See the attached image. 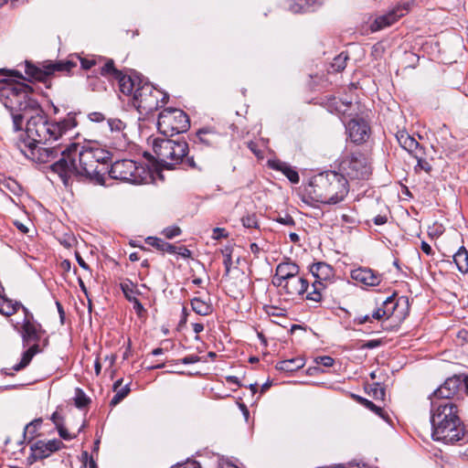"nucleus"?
<instances>
[{
    "instance_id": "9d476101",
    "label": "nucleus",
    "mask_w": 468,
    "mask_h": 468,
    "mask_svg": "<svg viewBox=\"0 0 468 468\" xmlns=\"http://www.w3.org/2000/svg\"><path fill=\"white\" fill-rule=\"evenodd\" d=\"M107 173L113 179L133 184L146 183L148 177L145 168L130 159L115 161L112 164L111 168H108Z\"/></svg>"
},
{
    "instance_id": "a18cd8bd",
    "label": "nucleus",
    "mask_w": 468,
    "mask_h": 468,
    "mask_svg": "<svg viewBox=\"0 0 468 468\" xmlns=\"http://www.w3.org/2000/svg\"><path fill=\"white\" fill-rule=\"evenodd\" d=\"M57 430L58 431L59 436L63 440L70 441L73 438H75V435H71L63 425H60L59 427H58Z\"/></svg>"
},
{
    "instance_id": "0eeeda50",
    "label": "nucleus",
    "mask_w": 468,
    "mask_h": 468,
    "mask_svg": "<svg viewBox=\"0 0 468 468\" xmlns=\"http://www.w3.org/2000/svg\"><path fill=\"white\" fill-rule=\"evenodd\" d=\"M153 150L157 162L166 168H174L175 165L186 162L194 166V159L187 156L188 144L186 141L156 138L153 142Z\"/></svg>"
},
{
    "instance_id": "79ce46f5",
    "label": "nucleus",
    "mask_w": 468,
    "mask_h": 468,
    "mask_svg": "<svg viewBox=\"0 0 468 468\" xmlns=\"http://www.w3.org/2000/svg\"><path fill=\"white\" fill-rule=\"evenodd\" d=\"M163 234L167 239H173L181 234V229L179 227L172 226V227L165 228L163 230Z\"/></svg>"
},
{
    "instance_id": "58836bf2",
    "label": "nucleus",
    "mask_w": 468,
    "mask_h": 468,
    "mask_svg": "<svg viewBox=\"0 0 468 468\" xmlns=\"http://www.w3.org/2000/svg\"><path fill=\"white\" fill-rule=\"evenodd\" d=\"M108 125L112 133H122V131L125 129L126 124L118 118H111L108 119Z\"/></svg>"
},
{
    "instance_id": "b1692460",
    "label": "nucleus",
    "mask_w": 468,
    "mask_h": 468,
    "mask_svg": "<svg viewBox=\"0 0 468 468\" xmlns=\"http://www.w3.org/2000/svg\"><path fill=\"white\" fill-rule=\"evenodd\" d=\"M122 378H120L116 380L113 384V391L115 392V395L111 399L110 405L112 407H115L118 405L125 397L128 396V394L131 391L130 388V383L126 384L125 386L122 387Z\"/></svg>"
},
{
    "instance_id": "052dcab7",
    "label": "nucleus",
    "mask_w": 468,
    "mask_h": 468,
    "mask_svg": "<svg viewBox=\"0 0 468 468\" xmlns=\"http://www.w3.org/2000/svg\"><path fill=\"white\" fill-rule=\"evenodd\" d=\"M373 220L376 225L380 226V225H384L387 222L388 218L386 216L378 215L377 217L374 218Z\"/></svg>"
},
{
    "instance_id": "c9c22d12",
    "label": "nucleus",
    "mask_w": 468,
    "mask_h": 468,
    "mask_svg": "<svg viewBox=\"0 0 468 468\" xmlns=\"http://www.w3.org/2000/svg\"><path fill=\"white\" fill-rule=\"evenodd\" d=\"M75 405L77 408H84L90 403V399L86 396L83 390L80 388L75 389V397H74Z\"/></svg>"
},
{
    "instance_id": "37998d69",
    "label": "nucleus",
    "mask_w": 468,
    "mask_h": 468,
    "mask_svg": "<svg viewBox=\"0 0 468 468\" xmlns=\"http://www.w3.org/2000/svg\"><path fill=\"white\" fill-rule=\"evenodd\" d=\"M315 362L318 365H322L325 367H330L334 365L335 360L331 356H324L316 357Z\"/></svg>"
},
{
    "instance_id": "3c124183",
    "label": "nucleus",
    "mask_w": 468,
    "mask_h": 468,
    "mask_svg": "<svg viewBox=\"0 0 468 468\" xmlns=\"http://www.w3.org/2000/svg\"><path fill=\"white\" fill-rule=\"evenodd\" d=\"M211 134L209 132L206 131V130H200L198 133H197V137L199 139L200 142L206 144H210V140L208 138H207V135Z\"/></svg>"
},
{
    "instance_id": "864d4df0",
    "label": "nucleus",
    "mask_w": 468,
    "mask_h": 468,
    "mask_svg": "<svg viewBox=\"0 0 468 468\" xmlns=\"http://www.w3.org/2000/svg\"><path fill=\"white\" fill-rule=\"evenodd\" d=\"M342 221L348 224V225H354L356 222V218L353 215L349 214H343L341 216Z\"/></svg>"
},
{
    "instance_id": "4468645a",
    "label": "nucleus",
    "mask_w": 468,
    "mask_h": 468,
    "mask_svg": "<svg viewBox=\"0 0 468 468\" xmlns=\"http://www.w3.org/2000/svg\"><path fill=\"white\" fill-rule=\"evenodd\" d=\"M407 12L405 5H398L391 9L387 14L378 16L375 21L371 24L370 28L372 31H378L387 27L393 25L400 17H402Z\"/></svg>"
},
{
    "instance_id": "6ab92c4d",
    "label": "nucleus",
    "mask_w": 468,
    "mask_h": 468,
    "mask_svg": "<svg viewBox=\"0 0 468 468\" xmlns=\"http://www.w3.org/2000/svg\"><path fill=\"white\" fill-rule=\"evenodd\" d=\"M308 286V281L298 274L283 282L280 287L283 289L287 295L293 298L294 296L302 295L306 292Z\"/></svg>"
},
{
    "instance_id": "5701e85b",
    "label": "nucleus",
    "mask_w": 468,
    "mask_h": 468,
    "mask_svg": "<svg viewBox=\"0 0 468 468\" xmlns=\"http://www.w3.org/2000/svg\"><path fill=\"white\" fill-rule=\"evenodd\" d=\"M23 310L26 313V317L22 326V337L25 345H27L30 341H37L39 339V335L37 325L27 317V308L23 307Z\"/></svg>"
},
{
    "instance_id": "6e6d98bb",
    "label": "nucleus",
    "mask_w": 468,
    "mask_h": 468,
    "mask_svg": "<svg viewBox=\"0 0 468 468\" xmlns=\"http://www.w3.org/2000/svg\"><path fill=\"white\" fill-rule=\"evenodd\" d=\"M51 420L53 421V423L56 425V428L59 427L60 425H62V417L59 415V413L58 411H55L52 415H51Z\"/></svg>"
},
{
    "instance_id": "473e14b6",
    "label": "nucleus",
    "mask_w": 468,
    "mask_h": 468,
    "mask_svg": "<svg viewBox=\"0 0 468 468\" xmlns=\"http://www.w3.org/2000/svg\"><path fill=\"white\" fill-rule=\"evenodd\" d=\"M347 59V54L345 52H341L333 59V62L330 65L329 72H340L344 70L346 67Z\"/></svg>"
},
{
    "instance_id": "09e8293b",
    "label": "nucleus",
    "mask_w": 468,
    "mask_h": 468,
    "mask_svg": "<svg viewBox=\"0 0 468 468\" xmlns=\"http://www.w3.org/2000/svg\"><path fill=\"white\" fill-rule=\"evenodd\" d=\"M372 318L374 320H382V319H388L387 317V313H385V310L383 307H378L376 311L372 313Z\"/></svg>"
},
{
    "instance_id": "8fccbe9b",
    "label": "nucleus",
    "mask_w": 468,
    "mask_h": 468,
    "mask_svg": "<svg viewBox=\"0 0 468 468\" xmlns=\"http://www.w3.org/2000/svg\"><path fill=\"white\" fill-rule=\"evenodd\" d=\"M228 237V232L226 231L225 229H222V228H215L213 229V236L212 238L214 239H219L221 238H226Z\"/></svg>"
},
{
    "instance_id": "aec40b11",
    "label": "nucleus",
    "mask_w": 468,
    "mask_h": 468,
    "mask_svg": "<svg viewBox=\"0 0 468 468\" xmlns=\"http://www.w3.org/2000/svg\"><path fill=\"white\" fill-rule=\"evenodd\" d=\"M396 138L399 145L412 156L423 150L417 140L406 131H399Z\"/></svg>"
},
{
    "instance_id": "412c9836",
    "label": "nucleus",
    "mask_w": 468,
    "mask_h": 468,
    "mask_svg": "<svg viewBox=\"0 0 468 468\" xmlns=\"http://www.w3.org/2000/svg\"><path fill=\"white\" fill-rule=\"evenodd\" d=\"M268 165L273 170L282 172L292 184H297L300 180L298 172L285 162L277 159L269 160Z\"/></svg>"
},
{
    "instance_id": "a878e982",
    "label": "nucleus",
    "mask_w": 468,
    "mask_h": 468,
    "mask_svg": "<svg viewBox=\"0 0 468 468\" xmlns=\"http://www.w3.org/2000/svg\"><path fill=\"white\" fill-rule=\"evenodd\" d=\"M145 242L152 246L156 248L158 250L163 252H168L170 254H176L177 253V249L176 246H174L171 243H168L162 239L156 238V237H148L145 239Z\"/></svg>"
},
{
    "instance_id": "0e129e2a",
    "label": "nucleus",
    "mask_w": 468,
    "mask_h": 468,
    "mask_svg": "<svg viewBox=\"0 0 468 468\" xmlns=\"http://www.w3.org/2000/svg\"><path fill=\"white\" fill-rule=\"evenodd\" d=\"M250 251L255 255V256H259V253L261 251V248L259 247V245L257 243H251L250 246Z\"/></svg>"
},
{
    "instance_id": "5fc2aeb1",
    "label": "nucleus",
    "mask_w": 468,
    "mask_h": 468,
    "mask_svg": "<svg viewBox=\"0 0 468 468\" xmlns=\"http://www.w3.org/2000/svg\"><path fill=\"white\" fill-rule=\"evenodd\" d=\"M130 303H132L133 304V309L136 312V314H141L142 312L144 311L143 304L140 303V301L137 298L133 299Z\"/></svg>"
},
{
    "instance_id": "680f3d73",
    "label": "nucleus",
    "mask_w": 468,
    "mask_h": 468,
    "mask_svg": "<svg viewBox=\"0 0 468 468\" xmlns=\"http://www.w3.org/2000/svg\"><path fill=\"white\" fill-rule=\"evenodd\" d=\"M420 248L425 254H427V255L432 254V249L426 241L421 242Z\"/></svg>"
},
{
    "instance_id": "13d9d810",
    "label": "nucleus",
    "mask_w": 468,
    "mask_h": 468,
    "mask_svg": "<svg viewBox=\"0 0 468 468\" xmlns=\"http://www.w3.org/2000/svg\"><path fill=\"white\" fill-rule=\"evenodd\" d=\"M218 468H239L236 464L232 463L229 460H221L218 463Z\"/></svg>"
},
{
    "instance_id": "ea45409f",
    "label": "nucleus",
    "mask_w": 468,
    "mask_h": 468,
    "mask_svg": "<svg viewBox=\"0 0 468 468\" xmlns=\"http://www.w3.org/2000/svg\"><path fill=\"white\" fill-rule=\"evenodd\" d=\"M272 219L282 225L292 227L294 226L295 222L292 216L289 214H277V216L273 217Z\"/></svg>"
},
{
    "instance_id": "603ef678",
    "label": "nucleus",
    "mask_w": 468,
    "mask_h": 468,
    "mask_svg": "<svg viewBox=\"0 0 468 468\" xmlns=\"http://www.w3.org/2000/svg\"><path fill=\"white\" fill-rule=\"evenodd\" d=\"M372 314L359 315L355 318V322L357 324H363L368 322H372Z\"/></svg>"
},
{
    "instance_id": "f257e3e1",
    "label": "nucleus",
    "mask_w": 468,
    "mask_h": 468,
    "mask_svg": "<svg viewBox=\"0 0 468 468\" xmlns=\"http://www.w3.org/2000/svg\"><path fill=\"white\" fill-rule=\"evenodd\" d=\"M78 122L73 115L59 122L48 121L41 110L30 115L26 125L27 139L17 143L20 152L35 163L53 161L68 145L64 142L73 137Z\"/></svg>"
},
{
    "instance_id": "20e7f679",
    "label": "nucleus",
    "mask_w": 468,
    "mask_h": 468,
    "mask_svg": "<svg viewBox=\"0 0 468 468\" xmlns=\"http://www.w3.org/2000/svg\"><path fill=\"white\" fill-rule=\"evenodd\" d=\"M432 438L444 443H454L464 436V429L458 416L457 406L452 400L431 399Z\"/></svg>"
},
{
    "instance_id": "4d7b16f0",
    "label": "nucleus",
    "mask_w": 468,
    "mask_h": 468,
    "mask_svg": "<svg viewBox=\"0 0 468 468\" xmlns=\"http://www.w3.org/2000/svg\"><path fill=\"white\" fill-rule=\"evenodd\" d=\"M336 468H369L366 463H350L347 466L338 465Z\"/></svg>"
},
{
    "instance_id": "a19ab883",
    "label": "nucleus",
    "mask_w": 468,
    "mask_h": 468,
    "mask_svg": "<svg viewBox=\"0 0 468 468\" xmlns=\"http://www.w3.org/2000/svg\"><path fill=\"white\" fill-rule=\"evenodd\" d=\"M242 224L245 228L248 229H257L259 228L257 217L255 214L246 215L241 218Z\"/></svg>"
},
{
    "instance_id": "6e6552de",
    "label": "nucleus",
    "mask_w": 468,
    "mask_h": 468,
    "mask_svg": "<svg viewBox=\"0 0 468 468\" xmlns=\"http://www.w3.org/2000/svg\"><path fill=\"white\" fill-rule=\"evenodd\" d=\"M168 96L151 83L139 80L131 102L140 114L148 115L166 102Z\"/></svg>"
},
{
    "instance_id": "e433bc0d",
    "label": "nucleus",
    "mask_w": 468,
    "mask_h": 468,
    "mask_svg": "<svg viewBox=\"0 0 468 468\" xmlns=\"http://www.w3.org/2000/svg\"><path fill=\"white\" fill-rule=\"evenodd\" d=\"M358 401L363 406H365L367 409H368L371 411L375 412L380 418L386 419L385 413H384V411H383L381 407H378V406L375 405L372 401H370V400H368L367 399L361 398V397H358Z\"/></svg>"
},
{
    "instance_id": "423d86ee",
    "label": "nucleus",
    "mask_w": 468,
    "mask_h": 468,
    "mask_svg": "<svg viewBox=\"0 0 468 468\" xmlns=\"http://www.w3.org/2000/svg\"><path fill=\"white\" fill-rule=\"evenodd\" d=\"M78 62L84 69H90L95 64L93 59L82 58L78 56L70 57L67 60L46 61L41 67H37L26 61L25 72L30 78L46 83L47 88H50V84H48V82L51 75L56 72L69 73L73 68L77 67Z\"/></svg>"
},
{
    "instance_id": "1a4fd4ad",
    "label": "nucleus",
    "mask_w": 468,
    "mask_h": 468,
    "mask_svg": "<svg viewBox=\"0 0 468 468\" xmlns=\"http://www.w3.org/2000/svg\"><path fill=\"white\" fill-rule=\"evenodd\" d=\"M189 126V118L182 110L167 108L158 115V131L165 136L185 133L188 130Z\"/></svg>"
},
{
    "instance_id": "69168bd1",
    "label": "nucleus",
    "mask_w": 468,
    "mask_h": 468,
    "mask_svg": "<svg viewBox=\"0 0 468 468\" xmlns=\"http://www.w3.org/2000/svg\"><path fill=\"white\" fill-rule=\"evenodd\" d=\"M193 330L194 332L198 335L199 333H201L203 330H204V325L203 324H200V323H195L193 324Z\"/></svg>"
},
{
    "instance_id": "dca6fc26",
    "label": "nucleus",
    "mask_w": 468,
    "mask_h": 468,
    "mask_svg": "<svg viewBox=\"0 0 468 468\" xmlns=\"http://www.w3.org/2000/svg\"><path fill=\"white\" fill-rule=\"evenodd\" d=\"M300 272L299 266L292 261H283L277 265L272 280L274 286L280 287L286 281L295 277Z\"/></svg>"
},
{
    "instance_id": "a211bd4d",
    "label": "nucleus",
    "mask_w": 468,
    "mask_h": 468,
    "mask_svg": "<svg viewBox=\"0 0 468 468\" xmlns=\"http://www.w3.org/2000/svg\"><path fill=\"white\" fill-rule=\"evenodd\" d=\"M351 278L366 286H377L381 282V276L371 269L357 268L351 271Z\"/></svg>"
},
{
    "instance_id": "338daca9",
    "label": "nucleus",
    "mask_w": 468,
    "mask_h": 468,
    "mask_svg": "<svg viewBox=\"0 0 468 468\" xmlns=\"http://www.w3.org/2000/svg\"><path fill=\"white\" fill-rule=\"evenodd\" d=\"M56 305H57L58 314H59V316H60V320L63 323V320H64V317H65V312H64L63 306L61 305V303L59 302H57Z\"/></svg>"
},
{
    "instance_id": "f704fd0d",
    "label": "nucleus",
    "mask_w": 468,
    "mask_h": 468,
    "mask_svg": "<svg viewBox=\"0 0 468 468\" xmlns=\"http://www.w3.org/2000/svg\"><path fill=\"white\" fill-rule=\"evenodd\" d=\"M121 289H122V292H123L125 298L129 302H131L136 298L135 295H136L137 292L135 290V285L131 281L127 280L126 282H122Z\"/></svg>"
},
{
    "instance_id": "cd10ccee",
    "label": "nucleus",
    "mask_w": 468,
    "mask_h": 468,
    "mask_svg": "<svg viewBox=\"0 0 468 468\" xmlns=\"http://www.w3.org/2000/svg\"><path fill=\"white\" fill-rule=\"evenodd\" d=\"M191 306L196 314L203 316L210 314L213 311L212 305L199 297H194L191 300Z\"/></svg>"
},
{
    "instance_id": "72a5a7b5",
    "label": "nucleus",
    "mask_w": 468,
    "mask_h": 468,
    "mask_svg": "<svg viewBox=\"0 0 468 468\" xmlns=\"http://www.w3.org/2000/svg\"><path fill=\"white\" fill-rule=\"evenodd\" d=\"M19 305V303H14L11 300L3 296L0 300V313L6 316H10L16 312Z\"/></svg>"
},
{
    "instance_id": "7ed1b4c3",
    "label": "nucleus",
    "mask_w": 468,
    "mask_h": 468,
    "mask_svg": "<svg viewBox=\"0 0 468 468\" xmlns=\"http://www.w3.org/2000/svg\"><path fill=\"white\" fill-rule=\"evenodd\" d=\"M1 88L3 104L10 111L14 130L19 131L23 127L25 118L37 114L41 111L38 102L30 97L33 89L20 81L5 80Z\"/></svg>"
},
{
    "instance_id": "c756f323",
    "label": "nucleus",
    "mask_w": 468,
    "mask_h": 468,
    "mask_svg": "<svg viewBox=\"0 0 468 468\" xmlns=\"http://www.w3.org/2000/svg\"><path fill=\"white\" fill-rule=\"evenodd\" d=\"M453 261L461 272L466 273L468 271V251L464 247L458 250L453 256Z\"/></svg>"
},
{
    "instance_id": "f03ea898",
    "label": "nucleus",
    "mask_w": 468,
    "mask_h": 468,
    "mask_svg": "<svg viewBox=\"0 0 468 468\" xmlns=\"http://www.w3.org/2000/svg\"><path fill=\"white\" fill-rule=\"evenodd\" d=\"M112 158V153L98 144L80 146L69 143L62 150L61 157L50 165V170L59 176L65 186L73 179L104 185Z\"/></svg>"
},
{
    "instance_id": "4be33fe9",
    "label": "nucleus",
    "mask_w": 468,
    "mask_h": 468,
    "mask_svg": "<svg viewBox=\"0 0 468 468\" xmlns=\"http://www.w3.org/2000/svg\"><path fill=\"white\" fill-rule=\"evenodd\" d=\"M116 80L119 82V88L122 94L130 96L131 99L133 96V92L137 87L139 80H142L139 77L128 76L123 73L119 76Z\"/></svg>"
},
{
    "instance_id": "bf43d9fd",
    "label": "nucleus",
    "mask_w": 468,
    "mask_h": 468,
    "mask_svg": "<svg viewBox=\"0 0 468 468\" xmlns=\"http://www.w3.org/2000/svg\"><path fill=\"white\" fill-rule=\"evenodd\" d=\"M380 344H381L380 340L374 339V340H369V341L366 342L363 345V346L372 349V348L378 347Z\"/></svg>"
},
{
    "instance_id": "7c9ffc66",
    "label": "nucleus",
    "mask_w": 468,
    "mask_h": 468,
    "mask_svg": "<svg viewBox=\"0 0 468 468\" xmlns=\"http://www.w3.org/2000/svg\"><path fill=\"white\" fill-rule=\"evenodd\" d=\"M385 313H387V317H395L397 320H401L404 318L403 315H399L397 314V308L399 307V303L396 302V299L393 296H389L383 302L382 305Z\"/></svg>"
},
{
    "instance_id": "e2e57ef3",
    "label": "nucleus",
    "mask_w": 468,
    "mask_h": 468,
    "mask_svg": "<svg viewBox=\"0 0 468 468\" xmlns=\"http://www.w3.org/2000/svg\"><path fill=\"white\" fill-rule=\"evenodd\" d=\"M76 260L79 263V265L84 269V270H89V265L85 262V261L81 258V256L79 254V253H76Z\"/></svg>"
},
{
    "instance_id": "bb28decb",
    "label": "nucleus",
    "mask_w": 468,
    "mask_h": 468,
    "mask_svg": "<svg viewBox=\"0 0 468 468\" xmlns=\"http://www.w3.org/2000/svg\"><path fill=\"white\" fill-rule=\"evenodd\" d=\"M317 0H288V8L292 13H302L315 6Z\"/></svg>"
},
{
    "instance_id": "f3484780",
    "label": "nucleus",
    "mask_w": 468,
    "mask_h": 468,
    "mask_svg": "<svg viewBox=\"0 0 468 468\" xmlns=\"http://www.w3.org/2000/svg\"><path fill=\"white\" fill-rule=\"evenodd\" d=\"M350 140L355 144H361L368 137V125L364 120H351L346 125Z\"/></svg>"
},
{
    "instance_id": "2f4dec72",
    "label": "nucleus",
    "mask_w": 468,
    "mask_h": 468,
    "mask_svg": "<svg viewBox=\"0 0 468 468\" xmlns=\"http://www.w3.org/2000/svg\"><path fill=\"white\" fill-rule=\"evenodd\" d=\"M122 72L114 67L112 59H108L101 69V74L104 77L116 80Z\"/></svg>"
},
{
    "instance_id": "f8f14e48",
    "label": "nucleus",
    "mask_w": 468,
    "mask_h": 468,
    "mask_svg": "<svg viewBox=\"0 0 468 468\" xmlns=\"http://www.w3.org/2000/svg\"><path fill=\"white\" fill-rule=\"evenodd\" d=\"M310 271L314 277V282L312 285L313 291L307 293L306 299L319 303L322 300V291L325 289V283L333 279L335 271L331 265L323 261L314 263L310 267Z\"/></svg>"
},
{
    "instance_id": "393cba45",
    "label": "nucleus",
    "mask_w": 468,
    "mask_h": 468,
    "mask_svg": "<svg viewBox=\"0 0 468 468\" xmlns=\"http://www.w3.org/2000/svg\"><path fill=\"white\" fill-rule=\"evenodd\" d=\"M303 367V359L301 357H294L278 362L275 367L280 371L293 372Z\"/></svg>"
},
{
    "instance_id": "c03bdc74",
    "label": "nucleus",
    "mask_w": 468,
    "mask_h": 468,
    "mask_svg": "<svg viewBox=\"0 0 468 468\" xmlns=\"http://www.w3.org/2000/svg\"><path fill=\"white\" fill-rule=\"evenodd\" d=\"M223 264L225 266V273L226 275H228L230 271V268L232 265L231 252L228 250H226V251L224 252Z\"/></svg>"
},
{
    "instance_id": "774afa93",
    "label": "nucleus",
    "mask_w": 468,
    "mask_h": 468,
    "mask_svg": "<svg viewBox=\"0 0 468 468\" xmlns=\"http://www.w3.org/2000/svg\"><path fill=\"white\" fill-rule=\"evenodd\" d=\"M94 369H95V373L97 376H99L101 374V362H100V359L97 358L95 360V363H94Z\"/></svg>"
},
{
    "instance_id": "4c0bfd02",
    "label": "nucleus",
    "mask_w": 468,
    "mask_h": 468,
    "mask_svg": "<svg viewBox=\"0 0 468 468\" xmlns=\"http://www.w3.org/2000/svg\"><path fill=\"white\" fill-rule=\"evenodd\" d=\"M423 150L417 154L413 155L414 158L417 160V166L416 168H419L420 170L425 171L426 173H430L432 169L431 165L423 158Z\"/></svg>"
},
{
    "instance_id": "49530a36",
    "label": "nucleus",
    "mask_w": 468,
    "mask_h": 468,
    "mask_svg": "<svg viewBox=\"0 0 468 468\" xmlns=\"http://www.w3.org/2000/svg\"><path fill=\"white\" fill-rule=\"evenodd\" d=\"M178 361L185 365L195 364L200 361V357L197 355H190L179 359Z\"/></svg>"
},
{
    "instance_id": "c85d7f7f",
    "label": "nucleus",
    "mask_w": 468,
    "mask_h": 468,
    "mask_svg": "<svg viewBox=\"0 0 468 468\" xmlns=\"http://www.w3.org/2000/svg\"><path fill=\"white\" fill-rule=\"evenodd\" d=\"M39 346L37 344L33 345L27 351L23 353L22 358L18 364L13 367L15 371H19L25 368L32 360L33 356L39 352Z\"/></svg>"
},
{
    "instance_id": "de8ad7c7",
    "label": "nucleus",
    "mask_w": 468,
    "mask_h": 468,
    "mask_svg": "<svg viewBox=\"0 0 468 468\" xmlns=\"http://www.w3.org/2000/svg\"><path fill=\"white\" fill-rule=\"evenodd\" d=\"M88 118L90 121L93 122H101L105 120L104 114L99 112H93L89 113Z\"/></svg>"
},
{
    "instance_id": "ddd939ff",
    "label": "nucleus",
    "mask_w": 468,
    "mask_h": 468,
    "mask_svg": "<svg viewBox=\"0 0 468 468\" xmlns=\"http://www.w3.org/2000/svg\"><path fill=\"white\" fill-rule=\"evenodd\" d=\"M463 379L459 376L448 378L442 385H441L430 397L434 400L443 401L451 400L459 391L463 385Z\"/></svg>"
},
{
    "instance_id": "39448f33",
    "label": "nucleus",
    "mask_w": 468,
    "mask_h": 468,
    "mask_svg": "<svg viewBox=\"0 0 468 468\" xmlns=\"http://www.w3.org/2000/svg\"><path fill=\"white\" fill-rule=\"evenodd\" d=\"M307 191L316 202L337 204L344 200L349 192L348 179L335 171L321 173L312 179Z\"/></svg>"
},
{
    "instance_id": "2eb2a0df",
    "label": "nucleus",
    "mask_w": 468,
    "mask_h": 468,
    "mask_svg": "<svg viewBox=\"0 0 468 468\" xmlns=\"http://www.w3.org/2000/svg\"><path fill=\"white\" fill-rule=\"evenodd\" d=\"M64 447V443L58 439L48 441H37L31 446V451L35 458L44 459L51 455L53 452Z\"/></svg>"
},
{
    "instance_id": "9b49d317",
    "label": "nucleus",
    "mask_w": 468,
    "mask_h": 468,
    "mask_svg": "<svg viewBox=\"0 0 468 468\" xmlns=\"http://www.w3.org/2000/svg\"><path fill=\"white\" fill-rule=\"evenodd\" d=\"M342 175L350 180H365L371 174V168L366 156L360 153L352 154L340 165Z\"/></svg>"
}]
</instances>
